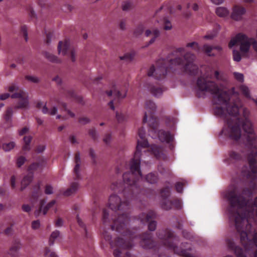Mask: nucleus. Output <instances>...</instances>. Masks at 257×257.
<instances>
[{
	"label": "nucleus",
	"instance_id": "nucleus-1",
	"mask_svg": "<svg viewBox=\"0 0 257 257\" xmlns=\"http://www.w3.org/2000/svg\"><path fill=\"white\" fill-rule=\"evenodd\" d=\"M110 188L115 192H119L123 197L112 194L108 200V205L111 210L103 209L102 220L106 229H111L120 233L123 237H117L114 241H111V236L106 230H104L102 236L106 241L109 242L112 248L116 247L113 251L115 257H120L122 252L120 249H129L133 246L134 240L139 238L140 244L144 249H153L158 253L160 245L153 239V234L146 231L138 235L136 230H130L128 228L130 221L129 210L130 201L133 199H138L141 194L146 196V193L140 192L135 189L123 186L120 182H113Z\"/></svg>",
	"mask_w": 257,
	"mask_h": 257
},
{
	"label": "nucleus",
	"instance_id": "nucleus-2",
	"mask_svg": "<svg viewBox=\"0 0 257 257\" xmlns=\"http://www.w3.org/2000/svg\"><path fill=\"white\" fill-rule=\"evenodd\" d=\"M212 74H205L199 76L196 81V88L201 92H208L214 95L213 102L215 104L223 105L214 108L215 115L224 119L227 128H252V124L249 118V111L246 108H243V115L239 117V111L242 107L240 99L238 97L230 98L226 91L221 90L213 81Z\"/></svg>",
	"mask_w": 257,
	"mask_h": 257
},
{
	"label": "nucleus",
	"instance_id": "nucleus-3",
	"mask_svg": "<svg viewBox=\"0 0 257 257\" xmlns=\"http://www.w3.org/2000/svg\"><path fill=\"white\" fill-rule=\"evenodd\" d=\"M175 58L170 56L165 59H159L156 62L157 68L152 65L148 72V75L153 76L155 79L160 80L165 78V76L172 71L175 70V67L180 68L181 71L190 75H195L198 73V68L194 63L195 56L190 52H186L184 48H178L172 54Z\"/></svg>",
	"mask_w": 257,
	"mask_h": 257
},
{
	"label": "nucleus",
	"instance_id": "nucleus-4",
	"mask_svg": "<svg viewBox=\"0 0 257 257\" xmlns=\"http://www.w3.org/2000/svg\"><path fill=\"white\" fill-rule=\"evenodd\" d=\"M138 135L140 140H138L136 150L132 158L127 165L130 171L123 174V183L120 182L123 186L135 189L137 192L146 193V196L150 197L151 195H154V190L150 189H142L139 185L140 179L142 178V174L140 170L141 150L148 147V142L146 139L145 130H139Z\"/></svg>",
	"mask_w": 257,
	"mask_h": 257
},
{
	"label": "nucleus",
	"instance_id": "nucleus-5",
	"mask_svg": "<svg viewBox=\"0 0 257 257\" xmlns=\"http://www.w3.org/2000/svg\"><path fill=\"white\" fill-rule=\"evenodd\" d=\"M156 235L163 245L172 250L174 253L184 257H196L189 243H182L180 247L177 245L179 237L171 230L168 228L159 229L157 231Z\"/></svg>",
	"mask_w": 257,
	"mask_h": 257
},
{
	"label": "nucleus",
	"instance_id": "nucleus-6",
	"mask_svg": "<svg viewBox=\"0 0 257 257\" xmlns=\"http://www.w3.org/2000/svg\"><path fill=\"white\" fill-rule=\"evenodd\" d=\"M62 105L64 107V110L66 112V114H58V108L56 106H53L49 109L46 106V103H43L41 101L37 103V107L39 109H41L42 111L44 114H47L52 116L56 115V118L60 120H66L70 117H74V113L69 109H67L66 108V104L65 103H63Z\"/></svg>",
	"mask_w": 257,
	"mask_h": 257
},
{
	"label": "nucleus",
	"instance_id": "nucleus-7",
	"mask_svg": "<svg viewBox=\"0 0 257 257\" xmlns=\"http://www.w3.org/2000/svg\"><path fill=\"white\" fill-rule=\"evenodd\" d=\"M156 105L152 100H147L145 104L146 111L143 119V124H147L149 128H157L158 126L159 120L154 116L156 110Z\"/></svg>",
	"mask_w": 257,
	"mask_h": 257
},
{
	"label": "nucleus",
	"instance_id": "nucleus-8",
	"mask_svg": "<svg viewBox=\"0 0 257 257\" xmlns=\"http://www.w3.org/2000/svg\"><path fill=\"white\" fill-rule=\"evenodd\" d=\"M46 165V160L42 157H40L37 162L32 163L28 167V171L29 173L24 176L22 182L21 191L24 190L25 188L29 185L32 182L33 178V172L37 170H42Z\"/></svg>",
	"mask_w": 257,
	"mask_h": 257
},
{
	"label": "nucleus",
	"instance_id": "nucleus-9",
	"mask_svg": "<svg viewBox=\"0 0 257 257\" xmlns=\"http://www.w3.org/2000/svg\"><path fill=\"white\" fill-rule=\"evenodd\" d=\"M161 196L162 198V208L168 210L174 207L176 209H180L182 207L181 200L179 199H174L173 200L167 199L170 195V189L169 187H165L161 190Z\"/></svg>",
	"mask_w": 257,
	"mask_h": 257
},
{
	"label": "nucleus",
	"instance_id": "nucleus-10",
	"mask_svg": "<svg viewBox=\"0 0 257 257\" xmlns=\"http://www.w3.org/2000/svg\"><path fill=\"white\" fill-rule=\"evenodd\" d=\"M58 53L63 56H69L72 62L76 60V51L69 41H60L58 45Z\"/></svg>",
	"mask_w": 257,
	"mask_h": 257
},
{
	"label": "nucleus",
	"instance_id": "nucleus-11",
	"mask_svg": "<svg viewBox=\"0 0 257 257\" xmlns=\"http://www.w3.org/2000/svg\"><path fill=\"white\" fill-rule=\"evenodd\" d=\"M157 218V213L154 210H150L147 213H142L139 216V219L143 224L148 223V229L150 231L155 230L157 222L154 220Z\"/></svg>",
	"mask_w": 257,
	"mask_h": 257
},
{
	"label": "nucleus",
	"instance_id": "nucleus-12",
	"mask_svg": "<svg viewBox=\"0 0 257 257\" xmlns=\"http://www.w3.org/2000/svg\"><path fill=\"white\" fill-rule=\"evenodd\" d=\"M12 98H18V100L16 102L14 107L15 109H27L29 107V96L27 92L20 90L11 95Z\"/></svg>",
	"mask_w": 257,
	"mask_h": 257
},
{
	"label": "nucleus",
	"instance_id": "nucleus-13",
	"mask_svg": "<svg viewBox=\"0 0 257 257\" xmlns=\"http://www.w3.org/2000/svg\"><path fill=\"white\" fill-rule=\"evenodd\" d=\"M153 133L157 134L159 140L162 142L169 144L171 150L174 149V136L169 132L165 130H149V135Z\"/></svg>",
	"mask_w": 257,
	"mask_h": 257
},
{
	"label": "nucleus",
	"instance_id": "nucleus-14",
	"mask_svg": "<svg viewBox=\"0 0 257 257\" xmlns=\"http://www.w3.org/2000/svg\"><path fill=\"white\" fill-rule=\"evenodd\" d=\"M242 159L243 156L241 153L231 150L225 156L224 162L228 164H234L240 162Z\"/></svg>",
	"mask_w": 257,
	"mask_h": 257
},
{
	"label": "nucleus",
	"instance_id": "nucleus-15",
	"mask_svg": "<svg viewBox=\"0 0 257 257\" xmlns=\"http://www.w3.org/2000/svg\"><path fill=\"white\" fill-rule=\"evenodd\" d=\"M237 38L240 39V50L243 53L248 52L251 45L250 38H248L245 35L242 33L237 34Z\"/></svg>",
	"mask_w": 257,
	"mask_h": 257
},
{
	"label": "nucleus",
	"instance_id": "nucleus-16",
	"mask_svg": "<svg viewBox=\"0 0 257 257\" xmlns=\"http://www.w3.org/2000/svg\"><path fill=\"white\" fill-rule=\"evenodd\" d=\"M245 12L246 10L244 8L239 6H235L233 8L231 18L235 21H239L241 19L242 16Z\"/></svg>",
	"mask_w": 257,
	"mask_h": 257
},
{
	"label": "nucleus",
	"instance_id": "nucleus-17",
	"mask_svg": "<svg viewBox=\"0 0 257 257\" xmlns=\"http://www.w3.org/2000/svg\"><path fill=\"white\" fill-rule=\"evenodd\" d=\"M44 203H45L44 200H42L41 201L40 207L39 209L38 210L35 211L34 212V214L36 217H37L39 215V214L41 211L43 212V213L44 215L46 214V213H47L48 210L50 208L53 207L54 206V205L55 204L56 201L55 200H53L51 201L45 206V207L44 208H43V205H44Z\"/></svg>",
	"mask_w": 257,
	"mask_h": 257
},
{
	"label": "nucleus",
	"instance_id": "nucleus-18",
	"mask_svg": "<svg viewBox=\"0 0 257 257\" xmlns=\"http://www.w3.org/2000/svg\"><path fill=\"white\" fill-rule=\"evenodd\" d=\"M150 150L156 158L164 159L165 158V155L163 153V149L160 146L156 145H152Z\"/></svg>",
	"mask_w": 257,
	"mask_h": 257
},
{
	"label": "nucleus",
	"instance_id": "nucleus-19",
	"mask_svg": "<svg viewBox=\"0 0 257 257\" xmlns=\"http://www.w3.org/2000/svg\"><path fill=\"white\" fill-rule=\"evenodd\" d=\"M160 31L157 29L147 30L145 32L146 36L152 37L147 46L153 44L155 41L156 39L160 36Z\"/></svg>",
	"mask_w": 257,
	"mask_h": 257
},
{
	"label": "nucleus",
	"instance_id": "nucleus-20",
	"mask_svg": "<svg viewBox=\"0 0 257 257\" xmlns=\"http://www.w3.org/2000/svg\"><path fill=\"white\" fill-rule=\"evenodd\" d=\"M75 162L76 163L75 166L74 168L73 173H74V178L75 180L78 179L80 177V154L79 152L76 153L75 156Z\"/></svg>",
	"mask_w": 257,
	"mask_h": 257
},
{
	"label": "nucleus",
	"instance_id": "nucleus-21",
	"mask_svg": "<svg viewBox=\"0 0 257 257\" xmlns=\"http://www.w3.org/2000/svg\"><path fill=\"white\" fill-rule=\"evenodd\" d=\"M147 88L151 93L155 97H160L163 93V89L158 86H156L153 84L148 83L147 84Z\"/></svg>",
	"mask_w": 257,
	"mask_h": 257
},
{
	"label": "nucleus",
	"instance_id": "nucleus-22",
	"mask_svg": "<svg viewBox=\"0 0 257 257\" xmlns=\"http://www.w3.org/2000/svg\"><path fill=\"white\" fill-rule=\"evenodd\" d=\"M21 247V244L19 240L16 239L13 243L10 249V254L13 256L17 255L18 251Z\"/></svg>",
	"mask_w": 257,
	"mask_h": 257
},
{
	"label": "nucleus",
	"instance_id": "nucleus-23",
	"mask_svg": "<svg viewBox=\"0 0 257 257\" xmlns=\"http://www.w3.org/2000/svg\"><path fill=\"white\" fill-rule=\"evenodd\" d=\"M162 121L167 126L174 128L175 127L176 119L175 118L170 116H165L162 118Z\"/></svg>",
	"mask_w": 257,
	"mask_h": 257
},
{
	"label": "nucleus",
	"instance_id": "nucleus-24",
	"mask_svg": "<svg viewBox=\"0 0 257 257\" xmlns=\"http://www.w3.org/2000/svg\"><path fill=\"white\" fill-rule=\"evenodd\" d=\"M78 187V182H73L71 184L70 188H68L66 191L63 192V195L65 196H69L74 193Z\"/></svg>",
	"mask_w": 257,
	"mask_h": 257
},
{
	"label": "nucleus",
	"instance_id": "nucleus-25",
	"mask_svg": "<svg viewBox=\"0 0 257 257\" xmlns=\"http://www.w3.org/2000/svg\"><path fill=\"white\" fill-rule=\"evenodd\" d=\"M203 50L209 56H214V54H211V51L213 49H215L218 51H220L222 50V48L220 46H211L205 44L203 46Z\"/></svg>",
	"mask_w": 257,
	"mask_h": 257
},
{
	"label": "nucleus",
	"instance_id": "nucleus-26",
	"mask_svg": "<svg viewBox=\"0 0 257 257\" xmlns=\"http://www.w3.org/2000/svg\"><path fill=\"white\" fill-rule=\"evenodd\" d=\"M106 93L108 96H111L112 93L118 99H122L125 97L126 92L122 93L120 91L114 89L113 90L106 91Z\"/></svg>",
	"mask_w": 257,
	"mask_h": 257
},
{
	"label": "nucleus",
	"instance_id": "nucleus-27",
	"mask_svg": "<svg viewBox=\"0 0 257 257\" xmlns=\"http://www.w3.org/2000/svg\"><path fill=\"white\" fill-rule=\"evenodd\" d=\"M60 236V231L56 230L52 232L49 239V244L51 246Z\"/></svg>",
	"mask_w": 257,
	"mask_h": 257
},
{
	"label": "nucleus",
	"instance_id": "nucleus-28",
	"mask_svg": "<svg viewBox=\"0 0 257 257\" xmlns=\"http://www.w3.org/2000/svg\"><path fill=\"white\" fill-rule=\"evenodd\" d=\"M146 180L148 182L151 184H154L157 183L158 180V177L157 173H151L146 176Z\"/></svg>",
	"mask_w": 257,
	"mask_h": 257
},
{
	"label": "nucleus",
	"instance_id": "nucleus-29",
	"mask_svg": "<svg viewBox=\"0 0 257 257\" xmlns=\"http://www.w3.org/2000/svg\"><path fill=\"white\" fill-rule=\"evenodd\" d=\"M216 14L220 17H224L229 14L228 10L224 7H218L216 9Z\"/></svg>",
	"mask_w": 257,
	"mask_h": 257
},
{
	"label": "nucleus",
	"instance_id": "nucleus-30",
	"mask_svg": "<svg viewBox=\"0 0 257 257\" xmlns=\"http://www.w3.org/2000/svg\"><path fill=\"white\" fill-rule=\"evenodd\" d=\"M135 55V52L134 51H132L129 53L125 54L123 56L120 57V59L124 60L126 61H131L134 59Z\"/></svg>",
	"mask_w": 257,
	"mask_h": 257
},
{
	"label": "nucleus",
	"instance_id": "nucleus-31",
	"mask_svg": "<svg viewBox=\"0 0 257 257\" xmlns=\"http://www.w3.org/2000/svg\"><path fill=\"white\" fill-rule=\"evenodd\" d=\"M40 194V183H38L34 187L32 192V197L34 199H37Z\"/></svg>",
	"mask_w": 257,
	"mask_h": 257
},
{
	"label": "nucleus",
	"instance_id": "nucleus-32",
	"mask_svg": "<svg viewBox=\"0 0 257 257\" xmlns=\"http://www.w3.org/2000/svg\"><path fill=\"white\" fill-rule=\"evenodd\" d=\"M32 137L31 136H25L24 137L25 145L23 147V150L25 151L30 150V143L31 142Z\"/></svg>",
	"mask_w": 257,
	"mask_h": 257
},
{
	"label": "nucleus",
	"instance_id": "nucleus-33",
	"mask_svg": "<svg viewBox=\"0 0 257 257\" xmlns=\"http://www.w3.org/2000/svg\"><path fill=\"white\" fill-rule=\"evenodd\" d=\"M45 57L48 59L50 61L54 63H59L60 62V60L58 59V58L54 55L52 54H51L49 52L45 53Z\"/></svg>",
	"mask_w": 257,
	"mask_h": 257
},
{
	"label": "nucleus",
	"instance_id": "nucleus-34",
	"mask_svg": "<svg viewBox=\"0 0 257 257\" xmlns=\"http://www.w3.org/2000/svg\"><path fill=\"white\" fill-rule=\"evenodd\" d=\"M116 118L118 123H123L126 120L127 118V115L125 113L116 112Z\"/></svg>",
	"mask_w": 257,
	"mask_h": 257
},
{
	"label": "nucleus",
	"instance_id": "nucleus-35",
	"mask_svg": "<svg viewBox=\"0 0 257 257\" xmlns=\"http://www.w3.org/2000/svg\"><path fill=\"white\" fill-rule=\"evenodd\" d=\"M15 143L12 142L9 143L4 144L2 146V148L5 151L8 152L13 149L15 147Z\"/></svg>",
	"mask_w": 257,
	"mask_h": 257
},
{
	"label": "nucleus",
	"instance_id": "nucleus-36",
	"mask_svg": "<svg viewBox=\"0 0 257 257\" xmlns=\"http://www.w3.org/2000/svg\"><path fill=\"white\" fill-rule=\"evenodd\" d=\"M13 114V108L12 107L8 108L4 115L5 119L6 120H10L12 117Z\"/></svg>",
	"mask_w": 257,
	"mask_h": 257
},
{
	"label": "nucleus",
	"instance_id": "nucleus-37",
	"mask_svg": "<svg viewBox=\"0 0 257 257\" xmlns=\"http://www.w3.org/2000/svg\"><path fill=\"white\" fill-rule=\"evenodd\" d=\"M133 7V3L129 1L124 2L122 5V9L124 11H127L131 9Z\"/></svg>",
	"mask_w": 257,
	"mask_h": 257
},
{
	"label": "nucleus",
	"instance_id": "nucleus-38",
	"mask_svg": "<svg viewBox=\"0 0 257 257\" xmlns=\"http://www.w3.org/2000/svg\"><path fill=\"white\" fill-rule=\"evenodd\" d=\"M240 90L241 93L246 97H249L250 93L248 88L245 85H241L240 86Z\"/></svg>",
	"mask_w": 257,
	"mask_h": 257
},
{
	"label": "nucleus",
	"instance_id": "nucleus-39",
	"mask_svg": "<svg viewBox=\"0 0 257 257\" xmlns=\"http://www.w3.org/2000/svg\"><path fill=\"white\" fill-rule=\"evenodd\" d=\"M186 47L188 48H191L193 50L196 52H199L200 50V47L198 44L195 42L188 43L186 45Z\"/></svg>",
	"mask_w": 257,
	"mask_h": 257
},
{
	"label": "nucleus",
	"instance_id": "nucleus-40",
	"mask_svg": "<svg viewBox=\"0 0 257 257\" xmlns=\"http://www.w3.org/2000/svg\"><path fill=\"white\" fill-rule=\"evenodd\" d=\"M144 29H145V27H144V25L140 24L135 29V30L134 31V34L136 36H139L143 33V32L144 31Z\"/></svg>",
	"mask_w": 257,
	"mask_h": 257
},
{
	"label": "nucleus",
	"instance_id": "nucleus-41",
	"mask_svg": "<svg viewBox=\"0 0 257 257\" xmlns=\"http://www.w3.org/2000/svg\"><path fill=\"white\" fill-rule=\"evenodd\" d=\"M159 171L161 174L165 176H170L172 174L171 171L168 167L162 168L160 167L159 168Z\"/></svg>",
	"mask_w": 257,
	"mask_h": 257
},
{
	"label": "nucleus",
	"instance_id": "nucleus-42",
	"mask_svg": "<svg viewBox=\"0 0 257 257\" xmlns=\"http://www.w3.org/2000/svg\"><path fill=\"white\" fill-rule=\"evenodd\" d=\"M81 233H82V232L85 233V237L87 239V241L88 242L91 241V236H90V234H89L88 233L85 224L82 223V222H81Z\"/></svg>",
	"mask_w": 257,
	"mask_h": 257
},
{
	"label": "nucleus",
	"instance_id": "nucleus-43",
	"mask_svg": "<svg viewBox=\"0 0 257 257\" xmlns=\"http://www.w3.org/2000/svg\"><path fill=\"white\" fill-rule=\"evenodd\" d=\"M45 255V257H58L56 253L49 247H46Z\"/></svg>",
	"mask_w": 257,
	"mask_h": 257
},
{
	"label": "nucleus",
	"instance_id": "nucleus-44",
	"mask_svg": "<svg viewBox=\"0 0 257 257\" xmlns=\"http://www.w3.org/2000/svg\"><path fill=\"white\" fill-rule=\"evenodd\" d=\"M240 43V39L237 38V35L236 36L232 38L229 42L228 44V47L229 48H231L232 47L235 46L236 44Z\"/></svg>",
	"mask_w": 257,
	"mask_h": 257
},
{
	"label": "nucleus",
	"instance_id": "nucleus-45",
	"mask_svg": "<svg viewBox=\"0 0 257 257\" xmlns=\"http://www.w3.org/2000/svg\"><path fill=\"white\" fill-rule=\"evenodd\" d=\"M26 161V159L24 156H20L17 159V166L18 168H20L22 165L24 164Z\"/></svg>",
	"mask_w": 257,
	"mask_h": 257
},
{
	"label": "nucleus",
	"instance_id": "nucleus-46",
	"mask_svg": "<svg viewBox=\"0 0 257 257\" xmlns=\"http://www.w3.org/2000/svg\"><path fill=\"white\" fill-rule=\"evenodd\" d=\"M25 78L27 80H28L31 82L35 83H38L40 81L38 77H37V76H33V75H27L25 76Z\"/></svg>",
	"mask_w": 257,
	"mask_h": 257
},
{
	"label": "nucleus",
	"instance_id": "nucleus-47",
	"mask_svg": "<svg viewBox=\"0 0 257 257\" xmlns=\"http://www.w3.org/2000/svg\"><path fill=\"white\" fill-rule=\"evenodd\" d=\"M184 183L181 182H178L175 184L176 190L178 193H182L183 190Z\"/></svg>",
	"mask_w": 257,
	"mask_h": 257
},
{
	"label": "nucleus",
	"instance_id": "nucleus-48",
	"mask_svg": "<svg viewBox=\"0 0 257 257\" xmlns=\"http://www.w3.org/2000/svg\"><path fill=\"white\" fill-rule=\"evenodd\" d=\"M233 60L236 62H239L241 60V57L240 53L238 51L233 50Z\"/></svg>",
	"mask_w": 257,
	"mask_h": 257
},
{
	"label": "nucleus",
	"instance_id": "nucleus-49",
	"mask_svg": "<svg viewBox=\"0 0 257 257\" xmlns=\"http://www.w3.org/2000/svg\"><path fill=\"white\" fill-rule=\"evenodd\" d=\"M73 210L74 211V213L76 215L77 222H78V224H80V218L79 217V214L78 213V211L79 210V205H77V204L74 205V206H73Z\"/></svg>",
	"mask_w": 257,
	"mask_h": 257
},
{
	"label": "nucleus",
	"instance_id": "nucleus-50",
	"mask_svg": "<svg viewBox=\"0 0 257 257\" xmlns=\"http://www.w3.org/2000/svg\"><path fill=\"white\" fill-rule=\"evenodd\" d=\"M233 75L237 81L239 82H242L243 81V75L242 74L238 72H234Z\"/></svg>",
	"mask_w": 257,
	"mask_h": 257
},
{
	"label": "nucleus",
	"instance_id": "nucleus-51",
	"mask_svg": "<svg viewBox=\"0 0 257 257\" xmlns=\"http://www.w3.org/2000/svg\"><path fill=\"white\" fill-rule=\"evenodd\" d=\"M7 89L10 92H14V91L18 90L19 87L16 84H12L11 85L8 87Z\"/></svg>",
	"mask_w": 257,
	"mask_h": 257
},
{
	"label": "nucleus",
	"instance_id": "nucleus-52",
	"mask_svg": "<svg viewBox=\"0 0 257 257\" xmlns=\"http://www.w3.org/2000/svg\"><path fill=\"white\" fill-rule=\"evenodd\" d=\"M40 222L39 220H34L32 222L31 227L33 229H37L40 227Z\"/></svg>",
	"mask_w": 257,
	"mask_h": 257
},
{
	"label": "nucleus",
	"instance_id": "nucleus-53",
	"mask_svg": "<svg viewBox=\"0 0 257 257\" xmlns=\"http://www.w3.org/2000/svg\"><path fill=\"white\" fill-rule=\"evenodd\" d=\"M214 77L216 80L219 81H224V78L222 75L220 74L218 71H215L214 72Z\"/></svg>",
	"mask_w": 257,
	"mask_h": 257
},
{
	"label": "nucleus",
	"instance_id": "nucleus-54",
	"mask_svg": "<svg viewBox=\"0 0 257 257\" xmlns=\"http://www.w3.org/2000/svg\"><path fill=\"white\" fill-rule=\"evenodd\" d=\"M182 234L184 238L187 239H191L193 237V235L191 233L188 232L186 230H183Z\"/></svg>",
	"mask_w": 257,
	"mask_h": 257
},
{
	"label": "nucleus",
	"instance_id": "nucleus-55",
	"mask_svg": "<svg viewBox=\"0 0 257 257\" xmlns=\"http://www.w3.org/2000/svg\"><path fill=\"white\" fill-rule=\"evenodd\" d=\"M45 193L46 194H51L53 193V187L50 185H47L45 187Z\"/></svg>",
	"mask_w": 257,
	"mask_h": 257
},
{
	"label": "nucleus",
	"instance_id": "nucleus-56",
	"mask_svg": "<svg viewBox=\"0 0 257 257\" xmlns=\"http://www.w3.org/2000/svg\"><path fill=\"white\" fill-rule=\"evenodd\" d=\"M21 30L22 33L24 34L25 37L26 41L28 40V33H27V28L26 26H23L21 27Z\"/></svg>",
	"mask_w": 257,
	"mask_h": 257
},
{
	"label": "nucleus",
	"instance_id": "nucleus-57",
	"mask_svg": "<svg viewBox=\"0 0 257 257\" xmlns=\"http://www.w3.org/2000/svg\"><path fill=\"white\" fill-rule=\"evenodd\" d=\"M63 220L60 218L58 217L57 220L55 221V225L56 227H61L63 225Z\"/></svg>",
	"mask_w": 257,
	"mask_h": 257
},
{
	"label": "nucleus",
	"instance_id": "nucleus-58",
	"mask_svg": "<svg viewBox=\"0 0 257 257\" xmlns=\"http://www.w3.org/2000/svg\"><path fill=\"white\" fill-rule=\"evenodd\" d=\"M46 147L43 145H38L36 149V152L37 153H42L45 150Z\"/></svg>",
	"mask_w": 257,
	"mask_h": 257
},
{
	"label": "nucleus",
	"instance_id": "nucleus-59",
	"mask_svg": "<svg viewBox=\"0 0 257 257\" xmlns=\"http://www.w3.org/2000/svg\"><path fill=\"white\" fill-rule=\"evenodd\" d=\"M22 210L26 212H29L31 211L32 208L28 204H23L22 207Z\"/></svg>",
	"mask_w": 257,
	"mask_h": 257
},
{
	"label": "nucleus",
	"instance_id": "nucleus-60",
	"mask_svg": "<svg viewBox=\"0 0 257 257\" xmlns=\"http://www.w3.org/2000/svg\"><path fill=\"white\" fill-rule=\"evenodd\" d=\"M164 23V29H165L166 30H169L171 29L172 25L169 21H168L166 19H165Z\"/></svg>",
	"mask_w": 257,
	"mask_h": 257
},
{
	"label": "nucleus",
	"instance_id": "nucleus-61",
	"mask_svg": "<svg viewBox=\"0 0 257 257\" xmlns=\"http://www.w3.org/2000/svg\"><path fill=\"white\" fill-rule=\"evenodd\" d=\"M16 177L14 175L12 176L10 180L11 186L12 189L16 188Z\"/></svg>",
	"mask_w": 257,
	"mask_h": 257
},
{
	"label": "nucleus",
	"instance_id": "nucleus-62",
	"mask_svg": "<svg viewBox=\"0 0 257 257\" xmlns=\"http://www.w3.org/2000/svg\"><path fill=\"white\" fill-rule=\"evenodd\" d=\"M250 40L253 48L257 52V41L253 38H250Z\"/></svg>",
	"mask_w": 257,
	"mask_h": 257
},
{
	"label": "nucleus",
	"instance_id": "nucleus-63",
	"mask_svg": "<svg viewBox=\"0 0 257 257\" xmlns=\"http://www.w3.org/2000/svg\"><path fill=\"white\" fill-rule=\"evenodd\" d=\"M10 96V94L9 93H5L0 95V99L4 100L8 99Z\"/></svg>",
	"mask_w": 257,
	"mask_h": 257
},
{
	"label": "nucleus",
	"instance_id": "nucleus-64",
	"mask_svg": "<svg viewBox=\"0 0 257 257\" xmlns=\"http://www.w3.org/2000/svg\"><path fill=\"white\" fill-rule=\"evenodd\" d=\"M12 231H13L12 226L11 225V226L7 227L5 230V234L9 235H10L12 234Z\"/></svg>",
	"mask_w": 257,
	"mask_h": 257
}]
</instances>
